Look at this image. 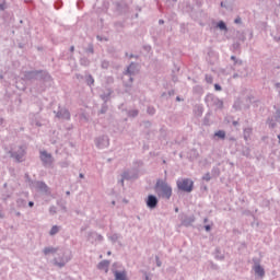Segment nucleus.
I'll return each mask as SVG.
<instances>
[{"instance_id": "obj_32", "label": "nucleus", "mask_w": 280, "mask_h": 280, "mask_svg": "<svg viewBox=\"0 0 280 280\" xmlns=\"http://www.w3.org/2000/svg\"><path fill=\"white\" fill-rule=\"evenodd\" d=\"M137 115H139V110H137V109H132V110L128 112L129 117H137Z\"/></svg>"}, {"instance_id": "obj_14", "label": "nucleus", "mask_w": 280, "mask_h": 280, "mask_svg": "<svg viewBox=\"0 0 280 280\" xmlns=\"http://www.w3.org/2000/svg\"><path fill=\"white\" fill-rule=\"evenodd\" d=\"M36 187L38 191L48 195L49 194V186L46 185L45 182H36Z\"/></svg>"}, {"instance_id": "obj_26", "label": "nucleus", "mask_w": 280, "mask_h": 280, "mask_svg": "<svg viewBox=\"0 0 280 280\" xmlns=\"http://www.w3.org/2000/svg\"><path fill=\"white\" fill-rule=\"evenodd\" d=\"M54 265L58 266V268H65V266H67V261L65 260L58 261V259H54Z\"/></svg>"}, {"instance_id": "obj_19", "label": "nucleus", "mask_w": 280, "mask_h": 280, "mask_svg": "<svg viewBox=\"0 0 280 280\" xmlns=\"http://www.w3.org/2000/svg\"><path fill=\"white\" fill-rule=\"evenodd\" d=\"M110 95H113V90H108L107 93L101 94V100H103L104 104L110 100Z\"/></svg>"}, {"instance_id": "obj_40", "label": "nucleus", "mask_w": 280, "mask_h": 280, "mask_svg": "<svg viewBox=\"0 0 280 280\" xmlns=\"http://www.w3.org/2000/svg\"><path fill=\"white\" fill-rule=\"evenodd\" d=\"M155 261H156L158 268H161L163 262H161V259L159 258V256H155Z\"/></svg>"}, {"instance_id": "obj_36", "label": "nucleus", "mask_w": 280, "mask_h": 280, "mask_svg": "<svg viewBox=\"0 0 280 280\" xmlns=\"http://www.w3.org/2000/svg\"><path fill=\"white\" fill-rule=\"evenodd\" d=\"M80 62H81V65H83L84 67H89V59L82 58V59L80 60Z\"/></svg>"}, {"instance_id": "obj_3", "label": "nucleus", "mask_w": 280, "mask_h": 280, "mask_svg": "<svg viewBox=\"0 0 280 280\" xmlns=\"http://www.w3.org/2000/svg\"><path fill=\"white\" fill-rule=\"evenodd\" d=\"M22 80H43V82H50L51 75L45 70L25 71Z\"/></svg>"}, {"instance_id": "obj_58", "label": "nucleus", "mask_w": 280, "mask_h": 280, "mask_svg": "<svg viewBox=\"0 0 280 280\" xmlns=\"http://www.w3.org/2000/svg\"><path fill=\"white\" fill-rule=\"evenodd\" d=\"M28 207H31V208L34 207V201H30Z\"/></svg>"}, {"instance_id": "obj_8", "label": "nucleus", "mask_w": 280, "mask_h": 280, "mask_svg": "<svg viewBox=\"0 0 280 280\" xmlns=\"http://www.w3.org/2000/svg\"><path fill=\"white\" fill-rule=\"evenodd\" d=\"M95 143L98 150H104V148H108L110 145V140L108 139V136H101L95 139Z\"/></svg>"}, {"instance_id": "obj_43", "label": "nucleus", "mask_w": 280, "mask_h": 280, "mask_svg": "<svg viewBox=\"0 0 280 280\" xmlns=\"http://www.w3.org/2000/svg\"><path fill=\"white\" fill-rule=\"evenodd\" d=\"M214 90H217V91H222V85L215 83V84H214Z\"/></svg>"}, {"instance_id": "obj_47", "label": "nucleus", "mask_w": 280, "mask_h": 280, "mask_svg": "<svg viewBox=\"0 0 280 280\" xmlns=\"http://www.w3.org/2000/svg\"><path fill=\"white\" fill-rule=\"evenodd\" d=\"M126 179H124V176H121V179L118 182L120 185H121V187H124V182H125Z\"/></svg>"}, {"instance_id": "obj_34", "label": "nucleus", "mask_w": 280, "mask_h": 280, "mask_svg": "<svg viewBox=\"0 0 280 280\" xmlns=\"http://www.w3.org/2000/svg\"><path fill=\"white\" fill-rule=\"evenodd\" d=\"M202 180H206L207 183H209V180H211V174H210V173H206V174L202 176Z\"/></svg>"}, {"instance_id": "obj_4", "label": "nucleus", "mask_w": 280, "mask_h": 280, "mask_svg": "<svg viewBox=\"0 0 280 280\" xmlns=\"http://www.w3.org/2000/svg\"><path fill=\"white\" fill-rule=\"evenodd\" d=\"M205 103L208 108H213L214 110H222L224 108V101L214 94H207L205 96Z\"/></svg>"}, {"instance_id": "obj_52", "label": "nucleus", "mask_w": 280, "mask_h": 280, "mask_svg": "<svg viewBox=\"0 0 280 280\" xmlns=\"http://www.w3.org/2000/svg\"><path fill=\"white\" fill-rule=\"evenodd\" d=\"M277 117L280 119V108L276 110Z\"/></svg>"}, {"instance_id": "obj_35", "label": "nucleus", "mask_w": 280, "mask_h": 280, "mask_svg": "<svg viewBox=\"0 0 280 280\" xmlns=\"http://www.w3.org/2000/svg\"><path fill=\"white\" fill-rule=\"evenodd\" d=\"M49 213H50L51 215H56V213H57L56 206H50V208H49Z\"/></svg>"}, {"instance_id": "obj_63", "label": "nucleus", "mask_w": 280, "mask_h": 280, "mask_svg": "<svg viewBox=\"0 0 280 280\" xmlns=\"http://www.w3.org/2000/svg\"><path fill=\"white\" fill-rule=\"evenodd\" d=\"M79 176H80L81 178H84V174H82V173H80Z\"/></svg>"}, {"instance_id": "obj_28", "label": "nucleus", "mask_w": 280, "mask_h": 280, "mask_svg": "<svg viewBox=\"0 0 280 280\" xmlns=\"http://www.w3.org/2000/svg\"><path fill=\"white\" fill-rule=\"evenodd\" d=\"M121 176H122V179H125V180H131V178H132L130 171H125Z\"/></svg>"}, {"instance_id": "obj_17", "label": "nucleus", "mask_w": 280, "mask_h": 280, "mask_svg": "<svg viewBox=\"0 0 280 280\" xmlns=\"http://www.w3.org/2000/svg\"><path fill=\"white\" fill-rule=\"evenodd\" d=\"M43 253H44V255H54V254L58 253V247H51V246L45 247L43 249Z\"/></svg>"}, {"instance_id": "obj_59", "label": "nucleus", "mask_w": 280, "mask_h": 280, "mask_svg": "<svg viewBox=\"0 0 280 280\" xmlns=\"http://www.w3.org/2000/svg\"><path fill=\"white\" fill-rule=\"evenodd\" d=\"M96 38H97V40H100V42L104 40V39L102 38V36H100V35H97Z\"/></svg>"}, {"instance_id": "obj_33", "label": "nucleus", "mask_w": 280, "mask_h": 280, "mask_svg": "<svg viewBox=\"0 0 280 280\" xmlns=\"http://www.w3.org/2000/svg\"><path fill=\"white\" fill-rule=\"evenodd\" d=\"M86 52L88 54H95V48H93V44H89V46L86 48Z\"/></svg>"}, {"instance_id": "obj_48", "label": "nucleus", "mask_w": 280, "mask_h": 280, "mask_svg": "<svg viewBox=\"0 0 280 280\" xmlns=\"http://www.w3.org/2000/svg\"><path fill=\"white\" fill-rule=\"evenodd\" d=\"M114 264H116L115 265V270H117V268H121V264H119V262H114Z\"/></svg>"}, {"instance_id": "obj_46", "label": "nucleus", "mask_w": 280, "mask_h": 280, "mask_svg": "<svg viewBox=\"0 0 280 280\" xmlns=\"http://www.w3.org/2000/svg\"><path fill=\"white\" fill-rule=\"evenodd\" d=\"M205 231H207V233H209V231H211V225H205Z\"/></svg>"}, {"instance_id": "obj_55", "label": "nucleus", "mask_w": 280, "mask_h": 280, "mask_svg": "<svg viewBox=\"0 0 280 280\" xmlns=\"http://www.w3.org/2000/svg\"><path fill=\"white\" fill-rule=\"evenodd\" d=\"M23 202H25V200H23V199H19V200H18V205H21V203H23Z\"/></svg>"}, {"instance_id": "obj_2", "label": "nucleus", "mask_w": 280, "mask_h": 280, "mask_svg": "<svg viewBox=\"0 0 280 280\" xmlns=\"http://www.w3.org/2000/svg\"><path fill=\"white\" fill-rule=\"evenodd\" d=\"M154 191L158 198H165V200H170V198H172V186L167 184L165 179L156 180Z\"/></svg>"}, {"instance_id": "obj_29", "label": "nucleus", "mask_w": 280, "mask_h": 280, "mask_svg": "<svg viewBox=\"0 0 280 280\" xmlns=\"http://www.w3.org/2000/svg\"><path fill=\"white\" fill-rule=\"evenodd\" d=\"M217 26L219 27V30H222V31H225V32H226V30H229L226 27V23H224V21H220Z\"/></svg>"}, {"instance_id": "obj_20", "label": "nucleus", "mask_w": 280, "mask_h": 280, "mask_svg": "<svg viewBox=\"0 0 280 280\" xmlns=\"http://www.w3.org/2000/svg\"><path fill=\"white\" fill-rule=\"evenodd\" d=\"M230 59L233 60L234 67H242L244 65V61L242 59H238L237 57H235L233 55L231 56Z\"/></svg>"}, {"instance_id": "obj_30", "label": "nucleus", "mask_w": 280, "mask_h": 280, "mask_svg": "<svg viewBox=\"0 0 280 280\" xmlns=\"http://www.w3.org/2000/svg\"><path fill=\"white\" fill-rule=\"evenodd\" d=\"M101 67L102 69H108V67H110V62L108 60H103L101 62Z\"/></svg>"}, {"instance_id": "obj_15", "label": "nucleus", "mask_w": 280, "mask_h": 280, "mask_svg": "<svg viewBox=\"0 0 280 280\" xmlns=\"http://www.w3.org/2000/svg\"><path fill=\"white\" fill-rule=\"evenodd\" d=\"M196 222V217L194 214L185 217L182 221L183 226H191Z\"/></svg>"}, {"instance_id": "obj_23", "label": "nucleus", "mask_w": 280, "mask_h": 280, "mask_svg": "<svg viewBox=\"0 0 280 280\" xmlns=\"http://www.w3.org/2000/svg\"><path fill=\"white\" fill-rule=\"evenodd\" d=\"M98 113L100 115H106V113H108V104L103 103Z\"/></svg>"}, {"instance_id": "obj_60", "label": "nucleus", "mask_w": 280, "mask_h": 280, "mask_svg": "<svg viewBox=\"0 0 280 280\" xmlns=\"http://www.w3.org/2000/svg\"><path fill=\"white\" fill-rule=\"evenodd\" d=\"M3 124H4L3 118H0V126H3Z\"/></svg>"}, {"instance_id": "obj_37", "label": "nucleus", "mask_w": 280, "mask_h": 280, "mask_svg": "<svg viewBox=\"0 0 280 280\" xmlns=\"http://www.w3.org/2000/svg\"><path fill=\"white\" fill-rule=\"evenodd\" d=\"M147 113L149 115H154V113H156V109H154V107H148Z\"/></svg>"}, {"instance_id": "obj_6", "label": "nucleus", "mask_w": 280, "mask_h": 280, "mask_svg": "<svg viewBox=\"0 0 280 280\" xmlns=\"http://www.w3.org/2000/svg\"><path fill=\"white\" fill-rule=\"evenodd\" d=\"M39 159L44 165V167H52L54 166V155L47 151L39 152Z\"/></svg>"}, {"instance_id": "obj_64", "label": "nucleus", "mask_w": 280, "mask_h": 280, "mask_svg": "<svg viewBox=\"0 0 280 280\" xmlns=\"http://www.w3.org/2000/svg\"><path fill=\"white\" fill-rule=\"evenodd\" d=\"M278 139H279V144H280V135H278Z\"/></svg>"}, {"instance_id": "obj_54", "label": "nucleus", "mask_w": 280, "mask_h": 280, "mask_svg": "<svg viewBox=\"0 0 280 280\" xmlns=\"http://www.w3.org/2000/svg\"><path fill=\"white\" fill-rule=\"evenodd\" d=\"M228 139H229V141H236L235 137H230Z\"/></svg>"}, {"instance_id": "obj_56", "label": "nucleus", "mask_w": 280, "mask_h": 280, "mask_svg": "<svg viewBox=\"0 0 280 280\" xmlns=\"http://www.w3.org/2000/svg\"><path fill=\"white\" fill-rule=\"evenodd\" d=\"M176 102H183V98H180V96H176Z\"/></svg>"}, {"instance_id": "obj_51", "label": "nucleus", "mask_w": 280, "mask_h": 280, "mask_svg": "<svg viewBox=\"0 0 280 280\" xmlns=\"http://www.w3.org/2000/svg\"><path fill=\"white\" fill-rule=\"evenodd\" d=\"M129 58H139V56L133 55V54H130V55H129Z\"/></svg>"}, {"instance_id": "obj_61", "label": "nucleus", "mask_w": 280, "mask_h": 280, "mask_svg": "<svg viewBox=\"0 0 280 280\" xmlns=\"http://www.w3.org/2000/svg\"><path fill=\"white\" fill-rule=\"evenodd\" d=\"M275 86H276V89H280V83L279 82L276 83Z\"/></svg>"}, {"instance_id": "obj_10", "label": "nucleus", "mask_w": 280, "mask_h": 280, "mask_svg": "<svg viewBox=\"0 0 280 280\" xmlns=\"http://www.w3.org/2000/svg\"><path fill=\"white\" fill-rule=\"evenodd\" d=\"M115 266H117V264L112 265V272L115 277V280H128V273L126 272V270L119 271L115 269Z\"/></svg>"}, {"instance_id": "obj_41", "label": "nucleus", "mask_w": 280, "mask_h": 280, "mask_svg": "<svg viewBox=\"0 0 280 280\" xmlns=\"http://www.w3.org/2000/svg\"><path fill=\"white\" fill-rule=\"evenodd\" d=\"M234 23H236V25H242V18L237 16V18L234 20Z\"/></svg>"}, {"instance_id": "obj_57", "label": "nucleus", "mask_w": 280, "mask_h": 280, "mask_svg": "<svg viewBox=\"0 0 280 280\" xmlns=\"http://www.w3.org/2000/svg\"><path fill=\"white\" fill-rule=\"evenodd\" d=\"M168 95L170 96L174 95V90L168 91Z\"/></svg>"}, {"instance_id": "obj_45", "label": "nucleus", "mask_w": 280, "mask_h": 280, "mask_svg": "<svg viewBox=\"0 0 280 280\" xmlns=\"http://www.w3.org/2000/svg\"><path fill=\"white\" fill-rule=\"evenodd\" d=\"M5 3H0V11L3 12V10H5Z\"/></svg>"}, {"instance_id": "obj_1", "label": "nucleus", "mask_w": 280, "mask_h": 280, "mask_svg": "<svg viewBox=\"0 0 280 280\" xmlns=\"http://www.w3.org/2000/svg\"><path fill=\"white\" fill-rule=\"evenodd\" d=\"M137 67H139L137 62H131L124 72V86L126 88V93H130V88L135 82V75L139 73V69Z\"/></svg>"}, {"instance_id": "obj_25", "label": "nucleus", "mask_w": 280, "mask_h": 280, "mask_svg": "<svg viewBox=\"0 0 280 280\" xmlns=\"http://www.w3.org/2000/svg\"><path fill=\"white\" fill-rule=\"evenodd\" d=\"M214 137H219V139H226V131L219 130L214 133Z\"/></svg>"}, {"instance_id": "obj_62", "label": "nucleus", "mask_w": 280, "mask_h": 280, "mask_svg": "<svg viewBox=\"0 0 280 280\" xmlns=\"http://www.w3.org/2000/svg\"><path fill=\"white\" fill-rule=\"evenodd\" d=\"M163 23H165V21L159 20V24H160V25H163Z\"/></svg>"}, {"instance_id": "obj_13", "label": "nucleus", "mask_w": 280, "mask_h": 280, "mask_svg": "<svg viewBox=\"0 0 280 280\" xmlns=\"http://www.w3.org/2000/svg\"><path fill=\"white\" fill-rule=\"evenodd\" d=\"M56 117L58 119H71V113H69V109L67 108H59V110L56 113Z\"/></svg>"}, {"instance_id": "obj_53", "label": "nucleus", "mask_w": 280, "mask_h": 280, "mask_svg": "<svg viewBox=\"0 0 280 280\" xmlns=\"http://www.w3.org/2000/svg\"><path fill=\"white\" fill-rule=\"evenodd\" d=\"M70 51L73 54V51H75V46H71Z\"/></svg>"}, {"instance_id": "obj_22", "label": "nucleus", "mask_w": 280, "mask_h": 280, "mask_svg": "<svg viewBox=\"0 0 280 280\" xmlns=\"http://www.w3.org/2000/svg\"><path fill=\"white\" fill-rule=\"evenodd\" d=\"M60 232V226L58 225H54L50 231H49V235L54 236V235H57V233Z\"/></svg>"}, {"instance_id": "obj_16", "label": "nucleus", "mask_w": 280, "mask_h": 280, "mask_svg": "<svg viewBox=\"0 0 280 280\" xmlns=\"http://www.w3.org/2000/svg\"><path fill=\"white\" fill-rule=\"evenodd\" d=\"M110 266V260H102L97 265L98 270H105V272H108V268Z\"/></svg>"}, {"instance_id": "obj_39", "label": "nucleus", "mask_w": 280, "mask_h": 280, "mask_svg": "<svg viewBox=\"0 0 280 280\" xmlns=\"http://www.w3.org/2000/svg\"><path fill=\"white\" fill-rule=\"evenodd\" d=\"M57 205H59L62 211L67 212V206L65 203H60V201H58Z\"/></svg>"}, {"instance_id": "obj_5", "label": "nucleus", "mask_w": 280, "mask_h": 280, "mask_svg": "<svg viewBox=\"0 0 280 280\" xmlns=\"http://www.w3.org/2000/svg\"><path fill=\"white\" fill-rule=\"evenodd\" d=\"M176 185L179 191H185L186 194H191V191H194V180L190 178H179L177 179Z\"/></svg>"}, {"instance_id": "obj_24", "label": "nucleus", "mask_w": 280, "mask_h": 280, "mask_svg": "<svg viewBox=\"0 0 280 280\" xmlns=\"http://www.w3.org/2000/svg\"><path fill=\"white\" fill-rule=\"evenodd\" d=\"M119 237H121V235L114 233L110 236H108V240H110V242L115 244L119 240Z\"/></svg>"}, {"instance_id": "obj_7", "label": "nucleus", "mask_w": 280, "mask_h": 280, "mask_svg": "<svg viewBox=\"0 0 280 280\" xmlns=\"http://www.w3.org/2000/svg\"><path fill=\"white\" fill-rule=\"evenodd\" d=\"M253 264H254L253 270L255 275L260 277V279H264V277H266V270L264 269V267H261V262L259 261V258H253Z\"/></svg>"}, {"instance_id": "obj_44", "label": "nucleus", "mask_w": 280, "mask_h": 280, "mask_svg": "<svg viewBox=\"0 0 280 280\" xmlns=\"http://www.w3.org/2000/svg\"><path fill=\"white\" fill-rule=\"evenodd\" d=\"M197 113H198L199 116H202V107L199 106V107L197 108Z\"/></svg>"}, {"instance_id": "obj_9", "label": "nucleus", "mask_w": 280, "mask_h": 280, "mask_svg": "<svg viewBox=\"0 0 280 280\" xmlns=\"http://www.w3.org/2000/svg\"><path fill=\"white\" fill-rule=\"evenodd\" d=\"M145 205L151 211L159 207V197L155 195H149L145 199Z\"/></svg>"}, {"instance_id": "obj_21", "label": "nucleus", "mask_w": 280, "mask_h": 280, "mask_svg": "<svg viewBox=\"0 0 280 280\" xmlns=\"http://www.w3.org/2000/svg\"><path fill=\"white\" fill-rule=\"evenodd\" d=\"M85 82H86L88 86H93V84H95V79L93 78L92 74H86Z\"/></svg>"}, {"instance_id": "obj_38", "label": "nucleus", "mask_w": 280, "mask_h": 280, "mask_svg": "<svg viewBox=\"0 0 280 280\" xmlns=\"http://www.w3.org/2000/svg\"><path fill=\"white\" fill-rule=\"evenodd\" d=\"M206 82H208V84H211V82H213V77L206 74Z\"/></svg>"}, {"instance_id": "obj_12", "label": "nucleus", "mask_w": 280, "mask_h": 280, "mask_svg": "<svg viewBox=\"0 0 280 280\" xmlns=\"http://www.w3.org/2000/svg\"><path fill=\"white\" fill-rule=\"evenodd\" d=\"M88 241L91 242V244H95V242H104V236L97 232H90L88 234Z\"/></svg>"}, {"instance_id": "obj_18", "label": "nucleus", "mask_w": 280, "mask_h": 280, "mask_svg": "<svg viewBox=\"0 0 280 280\" xmlns=\"http://www.w3.org/2000/svg\"><path fill=\"white\" fill-rule=\"evenodd\" d=\"M250 135H253V128L248 127L243 130V137L245 141H248L250 139Z\"/></svg>"}, {"instance_id": "obj_11", "label": "nucleus", "mask_w": 280, "mask_h": 280, "mask_svg": "<svg viewBox=\"0 0 280 280\" xmlns=\"http://www.w3.org/2000/svg\"><path fill=\"white\" fill-rule=\"evenodd\" d=\"M9 154L11 159H15L18 163H23V156H25V150H23V147H20L19 151H10Z\"/></svg>"}, {"instance_id": "obj_27", "label": "nucleus", "mask_w": 280, "mask_h": 280, "mask_svg": "<svg viewBox=\"0 0 280 280\" xmlns=\"http://www.w3.org/2000/svg\"><path fill=\"white\" fill-rule=\"evenodd\" d=\"M267 126H268L269 128H277V122L275 121V119L268 118V119H267Z\"/></svg>"}, {"instance_id": "obj_42", "label": "nucleus", "mask_w": 280, "mask_h": 280, "mask_svg": "<svg viewBox=\"0 0 280 280\" xmlns=\"http://www.w3.org/2000/svg\"><path fill=\"white\" fill-rule=\"evenodd\" d=\"M232 47H233V49L234 50H237V49H240V43H234L233 45H232Z\"/></svg>"}, {"instance_id": "obj_50", "label": "nucleus", "mask_w": 280, "mask_h": 280, "mask_svg": "<svg viewBox=\"0 0 280 280\" xmlns=\"http://www.w3.org/2000/svg\"><path fill=\"white\" fill-rule=\"evenodd\" d=\"M240 77H241L240 73H234V74H233V79H234V80H236V78H240Z\"/></svg>"}, {"instance_id": "obj_31", "label": "nucleus", "mask_w": 280, "mask_h": 280, "mask_svg": "<svg viewBox=\"0 0 280 280\" xmlns=\"http://www.w3.org/2000/svg\"><path fill=\"white\" fill-rule=\"evenodd\" d=\"M24 178H25V182L28 183V185H32L34 183L32 180V177H30V173H25Z\"/></svg>"}, {"instance_id": "obj_49", "label": "nucleus", "mask_w": 280, "mask_h": 280, "mask_svg": "<svg viewBox=\"0 0 280 280\" xmlns=\"http://www.w3.org/2000/svg\"><path fill=\"white\" fill-rule=\"evenodd\" d=\"M232 126H240V122L237 120H233Z\"/></svg>"}]
</instances>
